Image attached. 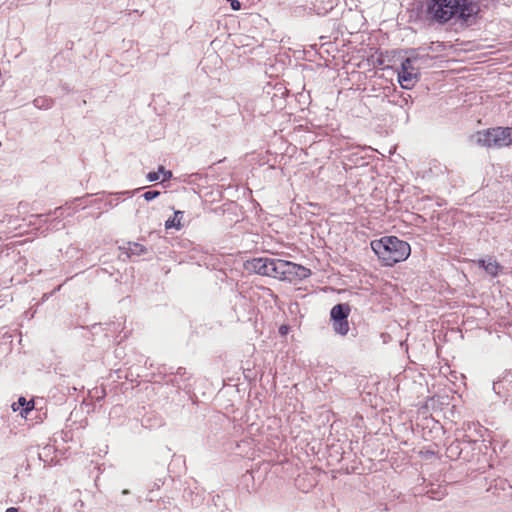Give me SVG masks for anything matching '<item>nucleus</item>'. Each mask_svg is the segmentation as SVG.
<instances>
[{
    "label": "nucleus",
    "mask_w": 512,
    "mask_h": 512,
    "mask_svg": "<svg viewBox=\"0 0 512 512\" xmlns=\"http://www.w3.org/2000/svg\"><path fill=\"white\" fill-rule=\"evenodd\" d=\"M246 271L262 276L273 277L283 281H294L307 278L309 269L290 261L259 257L247 260L244 263Z\"/></svg>",
    "instance_id": "f257e3e1"
},
{
    "label": "nucleus",
    "mask_w": 512,
    "mask_h": 512,
    "mask_svg": "<svg viewBox=\"0 0 512 512\" xmlns=\"http://www.w3.org/2000/svg\"><path fill=\"white\" fill-rule=\"evenodd\" d=\"M371 248L386 266L406 260L411 253L410 245L395 236L373 240Z\"/></svg>",
    "instance_id": "f03ea898"
},
{
    "label": "nucleus",
    "mask_w": 512,
    "mask_h": 512,
    "mask_svg": "<svg viewBox=\"0 0 512 512\" xmlns=\"http://www.w3.org/2000/svg\"><path fill=\"white\" fill-rule=\"evenodd\" d=\"M465 0H429L428 14L439 22H447L456 14L461 17L468 16L466 13Z\"/></svg>",
    "instance_id": "7ed1b4c3"
},
{
    "label": "nucleus",
    "mask_w": 512,
    "mask_h": 512,
    "mask_svg": "<svg viewBox=\"0 0 512 512\" xmlns=\"http://www.w3.org/2000/svg\"><path fill=\"white\" fill-rule=\"evenodd\" d=\"M472 141L487 148H503L512 144V128L494 127L476 132Z\"/></svg>",
    "instance_id": "20e7f679"
},
{
    "label": "nucleus",
    "mask_w": 512,
    "mask_h": 512,
    "mask_svg": "<svg viewBox=\"0 0 512 512\" xmlns=\"http://www.w3.org/2000/svg\"><path fill=\"white\" fill-rule=\"evenodd\" d=\"M418 56L407 57L402 63L398 71V82L404 89H412L420 78V62Z\"/></svg>",
    "instance_id": "39448f33"
},
{
    "label": "nucleus",
    "mask_w": 512,
    "mask_h": 512,
    "mask_svg": "<svg viewBox=\"0 0 512 512\" xmlns=\"http://www.w3.org/2000/svg\"><path fill=\"white\" fill-rule=\"evenodd\" d=\"M478 264L483 267L485 271L491 276H497L501 268L500 265L492 258L487 260H479Z\"/></svg>",
    "instance_id": "423d86ee"
},
{
    "label": "nucleus",
    "mask_w": 512,
    "mask_h": 512,
    "mask_svg": "<svg viewBox=\"0 0 512 512\" xmlns=\"http://www.w3.org/2000/svg\"><path fill=\"white\" fill-rule=\"evenodd\" d=\"M349 314V307L346 304L335 305L331 310L332 321L347 319Z\"/></svg>",
    "instance_id": "0eeeda50"
},
{
    "label": "nucleus",
    "mask_w": 512,
    "mask_h": 512,
    "mask_svg": "<svg viewBox=\"0 0 512 512\" xmlns=\"http://www.w3.org/2000/svg\"><path fill=\"white\" fill-rule=\"evenodd\" d=\"M160 174L163 175V179H162L163 181H166V180H168V179H170L172 177V172L171 171L165 170V168L163 166H160L158 168L157 172H150V173H148L147 179L150 182L157 181L160 178Z\"/></svg>",
    "instance_id": "6e6552de"
},
{
    "label": "nucleus",
    "mask_w": 512,
    "mask_h": 512,
    "mask_svg": "<svg viewBox=\"0 0 512 512\" xmlns=\"http://www.w3.org/2000/svg\"><path fill=\"white\" fill-rule=\"evenodd\" d=\"M182 215H183V212L176 211L174 213L173 219H168L165 222V228L166 229H170V228L180 229L181 228V218H182Z\"/></svg>",
    "instance_id": "1a4fd4ad"
},
{
    "label": "nucleus",
    "mask_w": 512,
    "mask_h": 512,
    "mask_svg": "<svg viewBox=\"0 0 512 512\" xmlns=\"http://www.w3.org/2000/svg\"><path fill=\"white\" fill-rule=\"evenodd\" d=\"M334 331L340 335H346L349 331L347 319L333 321Z\"/></svg>",
    "instance_id": "9d476101"
},
{
    "label": "nucleus",
    "mask_w": 512,
    "mask_h": 512,
    "mask_svg": "<svg viewBox=\"0 0 512 512\" xmlns=\"http://www.w3.org/2000/svg\"><path fill=\"white\" fill-rule=\"evenodd\" d=\"M127 249V252L130 254V255H142L144 253H146V248L139 244V243H128V247L126 248Z\"/></svg>",
    "instance_id": "9b49d317"
},
{
    "label": "nucleus",
    "mask_w": 512,
    "mask_h": 512,
    "mask_svg": "<svg viewBox=\"0 0 512 512\" xmlns=\"http://www.w3.org/2000/svg\"><path fill=\"white\" fill-rule=\"evenodd\" d=\"M16 404L19 406H22V407L25 406V409H24L25 414L34 408V402L32 400L27 401L24 397H20Z\"/></svg>",
    "instance_id": "f8f14e48"
},
{
    "label": "nucleus",
    "mask_w": 512,
    "mask_h": 512,
    "mask_svg": "<svg viewBox=\"0 0 512 512\" xmlns=\"http://www.w3.org/2000/svg\"><path fill=\"white\" fill-rule=\"evenodd\" d=\"M160 192L159 191H147L143 194V197L146 201H151L153 200L154 198H156L157 196H159Z\"/></svg>",
    "instance_id": "ddd939ff"
},
{
    "label": "nucleus",
    "mask_w": 512,
    "mask_h": 512,
    "mask_svg": "<svg viewBox=\"0 0 512 512\" xmlns=\"http://www.w3.org/2000/svg\"><path fill=\"white\" fill-rule=\"evenodd\" d=\"M231 4V8L233 10H239L241 8V4L238 0H227Z\"/></svg>",
    "instance_id": "4468645a"
},
{
    "label": "nucleus",
    "mask_w": 512,
    "mask_h": 512,
    "mask_svg": "<svg viewBox=\"0 0 512 512\" xmlns=\"http://www.w3.org/2000/svg\"><path fill=\"white\" fill-rule=\"evenodd\" d=\"M280 333L282 335H285L288 331V327L287 326H281L280 329H279Z\"/></svg>",
    "instance_id": "2eb2a0df"
},
{
    "label": "nucleus",
    "mask_w": 512,
    "mask_h": 512,
    "mask_svg": "<svg viewBox=\"0 0 512 512\" xmlns=\"http://www.w3.org/2000/svg\"><path fill=\"white\" fill-rule=\"evenodd\" d=\"M6 512H18V510L14 507H10L6 510Z\"/></svg>",
    "instance_id": "dca6fc26"
},
{
    "label": "nucleus",
    "mask_w": 512,
    "mask_h": 512,
    "mask_svg": "<svg viewBox=\"0 0 512 512\" xmlns=\"http://www.w3.org/2000/svg\"><path fill=\"white\" fill-rule=\"evenodd\" d=\"M19 405H17L16 403L12 404V409L13 411H17L19 409Z\"/></svg>",
    "instance_id": "f3484780"
}]
</instances>
